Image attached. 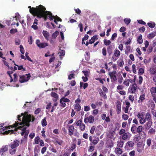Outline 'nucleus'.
I'll return each instance as SVG.
<instances>
[{
  "mask_svg": "<svg viewBox=\"0 0 156 156\" xmlns=\"http://www.w3.org/2000/svg\"><path fill=\"white\" fill-rule=\"evenodd\" d=\"M35 120V118L31 115L27 114L24 119V123H19L18 122H15V123L12 125V127L17 128L15 129V130L17 131V129H20L22 130L21 133L22 136H23L25 134V129H27V126L29 127L30 126V122L32 121L34 122Z\"/></svg>",
  "mask_w": 156,
  "mask_h": 156,
  "instance_id": "f257e3e1",
  "label": "nucleus"
},
{
  "mask_svg": "<svg viewBox=\"0 0 156 156\" xmlns=\"http://www.w3.org/2000/svg\"><path fill=\"white\" fill-rule=\"evenodd\" d=\"M46 8L45 7L42 5L40 12L38 15L37 18H43L45 21L47 20L48 19V16L50 20H52L55 19L54 16L52 15L51 12L45 11Z\"/></svg>",
  "mask_w": 156,
  "mask_h": 156,
  "instance_id": "f03ea898",
  "label": "nucleus"
},
{
  "mask_svg": "<svg viewBox=\"0 0 156 156\" xmlns=\"http://www.w3.org/2000/svg\"><path fill=\"white\" fill-rule=\"evenodd\" d=\"M42 7V5H39L38 6H37L36 8L31 7L30 6H29L28 8L30 9V13L33 16H36L37 17Z\"/></svg>",
  "mask_w": 156,
  "mask_h": 156,
  "instance_id": "7ed1b4c3",
  "label": "nucleus"
},
{
  "mask_svg": "<svg viewBox=\"0 0 156 156\" xmlns=\"http://www.w3.org/2000/svg\"><path fill=\"white\" fill-rule=\"evenodd\" d=\"M20 141L19 140H15L13 143H11L10 145L11 149L10 150L9 152L11 154H14L16 151V147L19 145Z\"/></svg>",
  "mask_w": 156,
  "mask_h": 156,
  "instance_id": "20e7f679",
  "label": "nucleus"
},
{
  "mask_svg": "<svg viewBox=\"0 0 156 156\" xmlns=\"http://www.w3.org/2000/svg\"><path fill=\"white\" fill-rule=\"evenodd\" d=\"M30 77L31 76L30 73L26 74L25 75H20L19 81L21 83L27 82L28 81Z\"/></svg>",
  "mask_w": 156,
  "mask_h": 156,
  "instance_id": "39448f33",
  "label": "nucleus"
},
{
  "mask_svg": "<svg viewBox=\"0 0 156 156\" xmlns=\"http://www.w3.org/2000/svg\"><path fill=\"white\" fill-rule=\"evenodd\" d=\"M117 73L116 71H113L112 72H110L108 73V75L109 76L112 82L117 81V79L116 78V75Z\"/></svg>",
  "mask_w": 156,
  "mask_h": 156,
  "instance_id": "423d86ee",
  "label": "nucleus"
},
{
  "mask_svg": "<svg viewBox=\"0 0 156 156\" xmlns=\"http://www.w3.org/2000/svg\"><path fill=\"white\" fill-rule=\"evenodd\" d=\"M36 43L37 46L40 48H44L48 45V43H40V41L38 39L36 40Z\"/></svg>",
  "mask_w": 156,
  "mask_h": 156,
  "instance_id": "0eeeda50",
  "label": "nucleus"
},
{
  "mask_svg": "<svg viewBox=\"0 0 156 156\" xmlns=\"http://www.w3.org/2000/svg\"><path fill=\"white\" fill-rule=\"evenodd\" d=\"M94 120V117L92 115H90L89 117H85L84 119V122L85 123H93Z\"/></svg>",
  "mask_w": 156,
  "mask_h": 156,
  "instance_id": "6e6552de",
  "label": "nucleus"
},
{
  "mask_svg": "<svg viewBox=\"0 0 156 156\" xmlns=\"http://www.w3.org/2000/svg\"><path fill=\"white\" fill-rule=\"evenodd\" d=\"M145 115V113L144 112L138 113L137 115L138 118L140 119L139 120V122L141 124H144L143 119H144V116Z\"/></svg>",
  "mask_w": 156,
  "mask_h": 156,
  "instance_id": "1a4fd4ad",
  "label": "nucleus"
},
{
  "mask_svg": "<svg viewBox=\"0 0 156 156\" xmlns=\"http://www.w3.org/2000/svg\"><path fill=\"white\" fill-rule=\"evenodd\" d=\"M24 114L23 113H21V115H18L17 120L18 122L19 123H24V119H25L26 116H23Z\"/></svg>",
  "mask_w": 156,
  "mask_h": 156,
  "instance_id": "9d476101",
  "label": "nucleus"
},
{
  "mask_svg": "<svg viewBox=\"0 0 156 156\" xmlns=\"http://www.w3.org/2000/svg\"><path fill=\"white\" fill-rule=\"evenodd\" d=\"M145 117H144V119H143L144 124L145 123L146 121H152L151 119V114L149 112H147L146 114H145Z\"/></svg>",
  "mask_w": 156,
  "mask_h": 156,
  "instance_id": "9b49d317",
  "label": "nucleus"
},
{
  "mask_svg": "<svg viewBox=\"0 0 156 156\" xmlns=\"http://www.w3.org/2000/svg\"><path fill=\"white\" fill-rule=\"evenodd\" d=\"M116 112L118 114H119L121 111V103L120 101H117L116 102Z\"/></svg>",
  "mask_w": 156,
  "mask_h": 156,
  "instance_id": "f8f14e48",
  "label": "nucleus"
},
{
  "mask_svg": "<svg viewBox=\"0 0 156 156\" xmlns=\"http://www.w3.org/2000/svg\"><path fill=\"white\" fill-rule=\"evenodd\" d=\"M137 89L136 84L135 83L132 84L130 88V92L131 94H135Z\"/></svg>",
  "mask_w": 156,
  "mask_h": 156,
  "instance_id": "ddd939ff",
  "label": "nucleus"
},
{
  "mask_svg": "<svg viewBox=\"0 0 156 156\" xmlns=\"http://www.w3.org/2000/svg\"><path fill=\"white\" fill-rule=\"evenodd\" d=\"M53 142L55 145L58 144L59 145L61 146L63 143V141L58 138H55L53 140Z\"/></svg>",
  "mask_w": 156,
  "mask_h": 156,
  "instance_id": "4468645a",
  "label": "nucleus"
},
{
  "mask_svg": "<svg viewBox=\"0 0 156 156\" xmlns=\"http://www.w3.org/2000/svg\"><path fill=\"white\" fill-rule=\"evenodd\" d=\"M130 134L128 132H126L121 135L122 139L123 140H126L127 139H129L130 137Z\"/></svg>",
  "mask_w": 156,
  "mask_h": 156,
  "instance_id": "2eb2a0df",
  "label": "nucleus"
},
{
  "mask_svg": "<svg viewBox=\"0 0 156 156\" xmlns=\"http://www.w3.org/2000/svg\"><path fill=\"white\" fill-rule=\"evenodd\" d=\"M145 95L144 93L141 94L139 97V99L138 101V103L142 104L143 102L145 100Z\"/></svg>",
  "mask_w": 156,
  "mask_h": 156,
  "instance_id": "dca6fc26",
  "label": "nucleus"
},
{
  "mask_svg": "<svg viewBox=\"0 0 156 156\" xmlns=\"http://www.w3.org/2000/svg\"><path fill=\"white\" fill-rule=\"evenodd\" d=\"M115 152L119 156L122 153V151L119 147H116L115 150Z\"/></svg>",
  "mask_w": 156,
  "mask_h": 156,
  "instance_id": "f3484780",
  "label": "nucleus"
},
{
  "mask_svg": "<svg viewBox=\"0 0 156 156\" xmlns=\"http://www.w3.org/2000/svg\"><path fill=\"white\" fill-rule=\"evenodd\" d=\"M74 128L73 126L71 125L70 126L68 129V131L69 133V135L71 136L73 134V131L74 130Z\"/></svg>",
  "mask_w": 156,
  "mask_h": 156,
  "instance_id": "a211bd4d",
  "label": "nucleus"
},
{
  "mask_svg": "<svg viewBox=\"0 0 156 156\" xmlns=\"http://www.w3.org/2000/svg\"><path fill=\"white\" fill-rule=\"evenodd\" d=\"M42 34L46 39L47 41H48L49 36V33L46 30H43Z\"/></svg>",
  "mask_w": 156,
  "mask_h": 156,
  "instance_id": "6ab92c4d",
  "label": "nucleus"
},
{
  "mask_svg": "<svg viewBox=\"0 0 156 156\" xmlns=\"http://www.w3.org/2000/svg\"><path fill=\"white\" fill-rule=\"evenodd\" d=\"M149 71L151 74H155L156 73V67L154 66L151 67Z\"/></svg>",
  "mask_w": 156,
  "mask_h": 156,
  "instance_id": "aec40b11",
  "label": "nucleus"
},
{
  "mask_svg": "<svg viewBox=\"0 0 156 156\" xmlns=\"http://www.w3.org/2000/svg\"><path fill=\"white\" fill-rule=\"evenodd\" d=\"M152 124V121H148L145 125L146 129H149L151 127Z\"/></svg>",
  "mask_w": 156,
  "mask_h": 156,
  "instance_id": "412c9836",
  "label": "nucleus"
},
{
  "mask_svg": "<svg viewBox=\"0 0 156 156\" xmlns=\"http://www.w3.org/2000/svg\"><path fill=\"white\" fill-rule=\"evenodd\" d=\"M98 39V37L97 35L93 36L91 38V39L89 40V43L92 44L94 43L96 40Z\"/></svg>",
  "mask_w": 156,
  "mask_h": 156,
  "instance_id": "4be33fe9",
  "label": "nucleus"
},
{
  "mask_svg": "<svg viewBox=\"0 0 156 156\" xmlns=\"http://www.w3.org/2000/svg\"><path fill=\"white\" fill-rule=\"evenodd\" d=\"M70 100L69 99L64 97H63L61 98L60 100V102H66V103H69V102Z\"/></svg>",
  "mask_w": 156,
  "mask_h": 156,
  "instance_id": "5701e85b",
  "label": "nucleus"
},
{
  "mask_svg": "<svg viewBox=\"0 0 156 156\" xmlns=\"http://www.w3.org/2000/svg\"><path fill=\"white\" fill-rule=\"evenodd\" d=\"M144 146L142 145L138 144L137 147V151L139 152H141L144 150Z\"/></svg>",
  "mask_w": 156,
  "mask_h": 156,
  "instance_id": "b1692460",
  "label": "nucleus"
},
{
  "mask_svg": "<svg viewBox=\"0 0 156 156\" xmlns=\"http://www.w3.org/2000/svg\"><path fill=\"white\" fill-rule=\"evenodd\" d=\"M156 36V32L154 31L151 33L149 34L147 36V37L149 39H152Z\"/></svg>",
  "mask_w": 156,
  "mask_h": 156,
  "instance_id": "393cba45",
  "label": "nucleus"
},
{
  "mask_svg": "<svg viewBox=\"0 0 156 156\" xmlns=\"http://www.w3.org/2000/svg\"><path fill=\"white\" fill-rule=\"evenodd\" d=\"M8 145L3 146H2V147L0 148V149L3 154L4 152H6L8 151Z\"/></svg>",
  "mask_w": 156,
  "mask_h": 156,
  "instance_id": "a878e982",
  "label": "nucleus"
},
{
  "mask_svg": "<svg viewBox=\"0 0 156 156\" xmlns=\"http://www.w3.org/2000/svg\"><path fill=\"white\" fill-rule=\"evenodd\" d=\"M136 126L134 124L131 127V130L133 134H134L136 133Z\"/></svg>",
  "mask_w": 156,
  "mask_h": 156,
  "instance_id": "bb28decb",
  "label": "nucleus"
},
{
  "mask_svg": "<svg viewBox=\"0 0 156 156\" xmlns=\"http://www.w3.org/2000/svg\"><path fill=\"white\" fill-rule=\"evenodd\" d=\"M120 55V52L118 49H115L114 51L113 55L116 57H119Z\"/></svg>",
  "mask_w": 156,
  "mask_h": 156,
  "instance_id": "cd10ccee",
  "label": "nucleus"
},
{
  "mask_svg": "<svg viewBox=\"0 0 156 156\" xmlns=\"http://www.w3.org/2000/svg\"><path fill=\"white\" fill-rule=\"evenodd\" d=\"M40 151V147L38 145H36L34 148V153H39Z\"/></svg>",
  "mask_w": 156,
  "mask_h": 156,
  "instance_id": "c85d7f7f",
  "label": "nucleus"
},
{
  "mask_svg": "<svg viewBox=\"0 0 156 156\" xmlns=\"http://www.w3.org/2000/svg\"><path fill=\"white\" fill-rule=\"evenodd\" d=\"M149 106L151 108V109L153 110L155 107V104L153 101H149Z\"/></svg>",
  "mask_w": 156,
  "mask_h": 156,
  "instance_id": "c756f323",
  "label": "nucleus"
},
{
  "mask_svg": "<svg viewBox=\"0 0 156 156\" xmlns=\"http://www.w3.org/2000/svg\"><path fill=\"white\" fill-rule=\"evenodd\" d=\"M117 143L118 147L122 148L123 147L124 141L120 140V141H118Z\"/></svg>",
  "mask_w": 156,
  "mask_h": 156,
  "instance_id": "7c9ffc66",
  "label": "nucleus"
},
{
  "mask_svg": "<svg viewBox=\"0 0 156 156\" xmlns=\"http://www.w3.org/2000/svg\"><path fill=\"white\" fill-rule=\"evenodd\" d=\"M107 50L108 55L109 56H110L112 52V45L109 46L107 48Z\"/></svg>",
  "mask_w": 156,
  "mask_h": 156,
  "instance_id": "2f4dec72",
  "label": "nucleus"
},
{
  "mask_svg": "<svg viewBox=\"0 0 156 156\" xmlns=\"http://www.w3.org/2000/svg\"><path fill=\"white\" fill-rule=\"evenodd\" d=\"M144 129L143 126H140L138 127L136 129V132L137 133H139L140 135V133L142 132V130L143 129Z\"/></svg>",
  "mask_w": 156,
  "mask_h": 156,
  "instance_id": "473e14b6",
  "label": "nucleus"
},
{
  "mask_svg": "<svg viewBox=\"0 0 156 156\" xmlns=\"http://www.w3.org/2000/svg\"><path fill=\"white\" fill-rule=\"evenodd\" d=\"M147 25L150 28H153L155 27L156 24L154 22H151L148 23Z\"/></svg>",
  "mask_w": 156,
  "mask_h": 156,
  "instance_id": "72a5a7b5",
  "label": "nucleus"
},
{
  "mask_svg": "<svg viewBox=\"0 0 156 156\" xmlns=\"http://www.w3.org/2000/svg\"><path fill=\"white\" fill-rule=\"evenodd\" d=\"M151 94H156V87H152L150 90Z\"/></svg>",
  "mask_w": 156,
  "mask_h": 156,
  "instance_id": "f704fd0d",
  "label": "nucleus"
},
{
  "mask_svg": "<svg viewBox=\"0 0 156 156\" xmlns=\"http://www.w3.org/2000/svg\"><path fill=\"white\" fill-rule=\"evenodd\" d=\"M74 109L77 111H79L81 110V106L79 103H76Z\"/></svg>",
  "mask_w": 156,
  "mask_h": 156,
  "instance_id": "c9c22d12",
  "label": "nucleus"
},
{
  "mask_svg": "<svg viewBox=\"0 0 156 156\" xmlns=\"http://www.w3.org/2000/svg\"><path fill=\"white\" fill-rule=\"evenodd\" d=\"M137 43L139 44H141L143 42V39H142V36L141 34H140L138 37L137 40Z\"/></svg>",
  "mask_w": 156,
  "mask_h": 156,
  "instance_id": "e433bc0d",
  "label": "nucleus"
},
{
  "mask_svg": "<svg viewBox=\"0 0 156 156\" xmlns=\"http://www.w3.org/2000/svg\"><path fill=\"white\" fill-rule=\"evenodd\" d=\"M41 140L40 139V138L39 136H37L35 137L34 140V143L36 144H38L39 143V142Z\"/></svg>",
  "mask_w": 156,
  "mask_h": 156,
  "instance_id": "4c0bfd02",
  "label": "nucleus"
},
{
  "mask_svg": "<svg viewBox=\"0 0 156 156\" xmlns=\"http://www.w3.org/2000/svg\"><path fill=\"white\" fill-rule=\"evenodd\" d=\"M51 96L56 99H57L58 98V94L53 92H52L51 93Z\"/></svg>",
  "mask_w": 156,
  "mask_h": 156,
  "instance_id": "58836bf2",
  "label": "nucleus"
},
{
  "mask_svg": "<svg viewBox=\"0 0 156 156\" xmlns=\"http://www.w3.org/2000/svg\"><path fill=\"white\" fill-rule=\"evenodd\" d=\"M79 127H80V129L81 131H84L85 129V128H86V126L84 123H82L79 126Z\"/></svg>",
  "mask_w": 156,
  "mask_h": 156,
  "instance_id": "ea45409f",
  "label": "nucleus"
},
{
  "mask_svg": "<svg viewBox=\"0 0 156 156\" xmlns=\"http://www.w3.org/2000/svg\"><path fill=\"white\" fill-rule=\"evenodd\" d=\"M41 124L43 126H44L47 125V122L45 118H44L42 120Z\"/></svg>",
  "mask_w": 156,
  "mask_h": 156,
  "instance_id": "a19ab883",
  "label": "nucleus"
},
{
  "mask_svg": "<svg viewBox=\"0 0 156 156\" xmlns=\"http://www.w3.org/2000/svg\"><path fill=\"white\" fill-rule=\"evenodd\" d=\"M126 144L130 147H132L134 146V143L132 141H129L127 142Z\"/></svg>",
  "mask_w": 156,
  "mask_h": 156,
  "instance_id": "79ce46f5",
  "label": "nucleus"
},
{
  "mask_svg": "<svg viewBox=\"0 0 156 156\" xmlns=\"http://www.w3.org/2000/svg\"><path fill=\"white\" fill-rule=\"evenodd\" d=\"M99 140L98 138L97 137V138H94L91 141L92 143L94 145L98 143V141Z\"/></svg>",
  "mask_w": 156,
  "mask_h": 156,
  "instance_id": "37998d69",
  "label": "nucleus"
},
{
  "mask_svg": "<svg viewBox=\"0 0 156 156\" xmlns=\"http://www.w3.org/2000/svg\"><path fill=\"white\" fill-rule=\"evenodd\" d=\"M59 32L57 31H56L52 35V37L53 38L55 39L57 36L59 34Z\"/></svg>",
  "mask_w": 156,
  "mask_h": 156,
  "instance_id": "c03bdc74",
  "label": "nucleus"
},
{
  "mask_svg": "<svg viewBox=\"0 0 156 156\" xmlns=\"http://www.w3.org/2000/svg\"><path fill=\"white\" fill-rule=\"evenodd\" d=\"M104 44L107 46L109 45L111 43V42L109 40L104 39Z\"/></svg>",
  "mask_w": 156,
  "mask_h": 156,
  "instance_id": "a18cd8bd",
  "label": "nucleus"
},
{
  "mask_svg": "<svg viewBox=\"0 0 156 156\" xmlns=\"http://www.w3.org/2000/svg\"><path fill=\"white\" fill-rule=\"evenodd\" d=\"M155 130L153 128H151L149 129L148 131V134H154L155 133Z\"/></svg>",
  "mask_w": 156,
  "mask_h": 156,
  "instance_id": "49530a36",
  "label": "nucleus"
},
{
  "mask_svg": "<svg viewBox=\"0 0 156 156\" xmlns=\"http://www.w3.org/2000/svg\"><path fill=\"white\" fill-rule=\"evenodd\" d=\"M29 53L26 52L25 53V56L26 57L27 59L30 62H33V63H34V62H33V61L32 60L31 58L29 56H28Z\"/></svg>",
  "mask_w": 156,
  "mask_h": 156,
  "instance_id": "de8ad7c7",
  "label": "nucleus"
},
{
  "mask_svg": "<svg viewBox=\"0 0 156 156\" xmlns=\"http://www.w3.org/2000/svg\"><path fill=\"white\" fill-rule=\"evenodd\" d=\"M131 20L130 19L125 18L124 20L125 23L127 25H128L130 22Z\"/></svg>",
  "mask_w": 156,
  "mask_h": 156,
  "instance_id": "09e8293b",
  "label": "nucleus"
},
{
  "mask_svg": "<svg viewBox=\"0 0 156 156\" xmlns=\"http://www.w3.org/2000/svg\"><path fill=\"white\" fill-rule=\"evenodd\" d=\"M65 51L64 50H60L59 52V55L60 56H63L65 55Z\"/></svg>",
  "mask_w": 156,
  "mask_h": 156,
  "instance_id": "8fccbe9b",
  "label": "nucleus"
},
{
  "mask_svg": "<svg viewBox=\"0 0 156 156\" xmlns=\"http://www.w3.org/2000/svg\"><path fill=\"white\" fill-rule=\"evenodd\" d=\"M71 152L69 151H66L64 152L63 154V156H70Z\"/></svg>",
  "mask_w": 156,
  "mask_h": 156,
  "instance_id": "3c124183",
  "label": "nucleus"
},
{
  "mask_svg": "<svg viewBox=\"0 0 156 156\" xmlns=\"http://www.w3.org/2000/svg\"><path fill=\"white\" fill-rule=\"evenodd\" d=\"M14 79H13V81L14 82H17L18 80V76L17 74L15 73L13 74Z\"/></svg>",
  "mask_w": 156,
  "mask_h": 156,
  "instance_id": "603ef678",
  "label": "nucleus"
},
{
  "mask_svg": "<svg viewBox=\"0 0 156 156\" xmlns=\"http://www.w3.org/2000/svg\"><path fill=\"white\" fill-rule=\"evenodd\" d=\"M146 143L148 147H150L151 143V140L150 138L147 139Z\"/></svg>",
  "mask_w": 156,
  "mask_h": 156,
  "instance_id": "864d4df0",
  "label": "nucleus"
},
{
  "mask_svg": "<svg viewBox=\"0 0 156 156\" xmlns=\"http://www.w3.org/2000/svg\"><path fill=\"white\" fill-rule=\"evenodd\" d=\"M102 53L104 56H105L107 55L106 49L104 47L102 50Z\"/></svg>",
  "mask_w": 156,
  "mask_h": 156,
  "instance_id": "5fc2aeb1",
  "label": "nucleus"
},
{
  "mask_svg": "<svg viewBox=\"0 0 156 156\" xmlns=\"http://www.w3.org/2000/svg\"><path fill=\"white\" fill-rule=\"evenodd\" d=\"M132 69L133 72L134 73H136V66L134 64H133L132 66Z\"/></svg>",
  "mask_w": 156,
  "mask_h": 156,
  "instance_id": "6e6d98bb",
  "label": "nucleus"
},
{
  "mask_svg": "<svg viewBox=\"0 0 156 156\" xmlns=\"http://www.w3.org/2000/svg\"><path fill=\"white\" fill-rule=\"evenodd\" d=\"M117 37V34L116 33H114L112 35L111 40L113 41Z\"/></svg>",
  "mask_w": 156,
  "mask_h": 156,
  "instance_id": "4d7b16f0",
  "label": "nucleus"
},
{
  "mask_svg": "<svg viewBox=\"0 0 156 156\" xmlns=\"http://www.w3.org/2000/svg\"><path fill=\"white\" fill-rule=\"evenodd\" d=\"M125 133V130L124 129H122L119 130V134L120 135H122L124 133Z\"/></svg>",
  "mask_w": 156,
  "mask_h": 156,
  "instance_id": "13d9d810",
  "label": "nucleus"
},
{
  "mask_svg": "<svg viewBox=\"0 0 156 156\" xmlns=\"http://www.w3.org/2000/svg\"><path fill=\"white\" fill-rule=\"evenodd\" d=\"M123 83L124 85H125L126 87H128L129 85V81L128 79H126L124 81Z\"/></svg>",
  "mask_w": 156,
  "mask_h": 156,
  "instance_id": "bf43d9fd",
  "label": "nucleus"
},
{
  "mask_svg": "<svg viewBox=\"0 0 156 156\" xmlns=\"http://www.w3.org/2000/svg\"><path fill=\"white\" fill-rule=\"evenodd\" d=\"M128 115L126 114H123L122 115V119L125 120H127L128 118Z\"/></svg>",
  "mask_w": 156,
  "mask_h": 156,
  "instance_id": "052dcab7",
  "label": "nucleus"
},
{
  "mask_svg": "<svg viewBox=\"0 0 156 156\" xmlns=\"http://www.w3.org/2000/svg\"><path fill=\"white\" fill-rule=\"evenodd\" d=\"M129 99L132 102H133L134 99V97L133 95H129Z\"/></svg>",
  "mask_w": 156,
  "mask_h": 156,
  "instance_id": "680f3d73",
  "label": "nucleus"
},
{
  "mask_svg": "<svg viewBox=\"0 0 156 156\" xmlns=\"http://www.w3.org/2000/svg\"><path fill=\"white\" fill-rule=\"evenodd\" d=\"M144 72V70L143 68H140L138 73L141 75H142Z\"/></svg>",
  "mask_w": 156,
  "mask_h": 156,
  "instance_id": "e2e57ef3",
  "label": "nucleus"
},
{
  "mask_svg": "<svg viewBox=\"0 0 156 156\" xmlns=\"http://www.w3.org/2000/svg\"><path fill=\"white\" fill-rule=\"evenodd\" d=\"M95 129V127L94 126H93L91 127L90 130V133L92 134H93L94 133V131Z\"/></svg>",
  "mask_w": 156,
  "mask_h": 156,
  "instance_id": "0e129e2a",
  "label": "nucleus"
},
{
  "mask_svg": "<svg viewBox=\"0 0 156 156\" xmlns=\"http://www.w3.org/2000/svg\"><path fill=\"white\" fill-rule=\"evenodd\" d=\"M20 51L23 54L24 53V49L23 48V47L22 45H20Z\"/></svg>",
  "mask_w": 156,
  "mask_h": 156,
  "instance_id": "69168bd1",
  "label": "nucleus"
},
{
  "mask_svg": "<svg viewBox=\"0 0 156 156\" xmlns=\"http://www.w3.org/2000/svg\"><path fill=\"white\" fill-rule=\"evenodd\" d=\"M153 47L152 46H150L147 50V52L148 53H151L153 50Z\"/></svg>",
  "mask_w": 156,
  "mask_h": 156,
  "instance_id": "338daca9",
  "label": "nucleus"
},
{
  "mask_svg": "<svg viewBox=\"0 0 156 156\" xmlns=\"http://www.w3.org/2000/svg\"><path fill=\"white\" fill-rule=\"evenodd\" d=\"M138 23L140 24L145 25L146 24V23L142 20H137Z\"/></svg>",
  "mask_w": 156,
  "mask_h": 156,
  "instance_id": "774afa93",
  "label": "nucleus"
}]
</instances>
